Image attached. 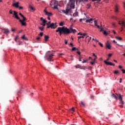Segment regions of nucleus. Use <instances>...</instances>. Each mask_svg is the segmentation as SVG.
<instances>
[{"mask_svg": "<svg viewBox=\"0 0 125 125\" xmlns=\"http://www.w3.org/2000/svg\"><path fill=\"white\" fill-rule=\"evenodd\" d=\"M69 29V28H67V27L63 26L62 27H58L57 29L56 30V33H58L59 32L60 36L61 35H66V36L71 34L72 31H73V28L71 27Z\"/></svg>", "mask_w": 125, "mask_h": 125, "instance_id": "1", "label": "nucleus"}, {"mask_svg": "<svg viewBox=\"0 0 125 125\" xmlns=\"http://www.w3.org/2000/svg\"><path fill=\"white\" fill-rule=\"evenodd\" d=\"M13 12L14 15L12 16V17H14V18H16V19L19 20V22L21 23L22 26H26V22L23 21L21 20L20 18L18 17V13L15 11H13Z\"/></svg>", "mask_w": 125, "mask_h": 125, "instance_id": "2", "label": "nucleus"}, {"mask_svg": "<svg viewBox=\"0 0 125 125\" xmlns=\"http://www.w3.org/2000/svg\"><path fill=\"white\" fill-rule=\"evenodd\" d=\"M118 99H119V101L120 102L121 104L124 105L125 104V102L123 101V96L121 95V94H116Z\"/></svg>", "mask_w": 125, "mask_h": 125, "instance_id": "3", "label": "nucleus"}, {"mask_svg": "<svg viewBox=\"0 0 125 125\" xmlns=\"http://www.w3.org/2000/svg\"><path fill=\"white\" fill-rule=\"evenodd\" d=\"M48 52H50V51H48ZM53 56H54V54H48V53H47L46 57H47L48 61H49L50 62L52 61V60L51 59H52V58H53Z\"/></svg>", "mask_w": 125, "mask_h": 125, "instance_id": "4", "label": "nucleus"}, {"mask_svg": "<svg viewBox=\"0 0 125 125\" xmlns=\"http://www.w3.org/2000/svg\"><path fill=\"white\" fill-rule=\"evenodd\" d=\"M68 3L70 8H72V9H74L75 8V0H69Z\"/></svg>", "mask_w": 125, "mask_h": 125, "instance_id": "5", "label": "nucleus"}, {"mask_svg": "<svg viewBox=\"0 0 125 125\" xmlns=\"http://www.w3.org/2000/svg\"><path fill=\"white\" fill-rule=\"evenodd\" d=\"M0 29L2 31H3V33L5 35H8V34H9L10 33V32L9 31V30L8 29H6V28H0Z\"/></svg>", "mask_w": 125, "mask_h": 125, "instance_id": "6", "label": "nucleus"}, {"mask_svg": "<svg viewBox=\"0 0 125 125\" xmlns=\"http://www.w3.org/2000/svg\"><path fill=\"white\" fill-rule=\"evenodd\" d=\"M56 27V23H52L49 25V26H47V28L48 29L49 28H51V29H55Z\"/></svg>", "mask_w": 125, "mask_h": 125, "instance_id": "7", "label": "nucleus"}, {"mask_svg": "<svg viewBox=\"0 0 125 125\" xmlns=\"http://www.w3.org/2000/svg\"><path fill=\"white\" fill-rule=\"evenodd\" d=\"M104 62L105 64H106V65H110V66H115V64L113 63L112 62H107V61H104Z\"/></svg>", "mask_w": 125, "mask_h": 125, "instance_id": "8", "label": "nucleus"}, {"mask_svg": "<svg viewBox=\"0 0 125 125\" xmlns=\"http://www.w3.org/2000/svg\"><path fill=\"white\" fill-rule=\"evenodd\" d=\"M105 46L106 48L111 49V44L109 43V41H107V43H105Z\"/></svg>", "mask_w": 125, "mask_h": 125, "instance_id": "9", "label": "nucleus"}, {"mask_svg": "<svg viewBox=\"0 0 125 125\" xmlns=\"http://www.w3.org/2000/svg\"><path fill=\"white\" fill-rule=\"evenodd\" d=\"M12 5L14 7H16L17 8H19V2H18L17 3H14Z\"/></svg>", "mask_w": 125, "mask_h": 125, "instance_id": "10", "label": "nucleus"}, {"mask_svg": "<svg viewBox=\"0 0 125 125\" xmlns=\"http://www.w3.org/2000/svg\"><path fill=\"white\" fill-rule=\"evenodd\" d=\"M92 19H90L89 20H86L85 22L86 23H92Z\"/></svg>", "mask_w": 125, "mask_h": 125, "instance_id": "11", "label": "nucleus"}, {"mask_svg": "<svg viewBox=\"0 0 125 125\" xmlns=\"http://www.w3.org/2000/svg\"><path fill=\"white\" fill-rule=\"evenodd\" d=\"M45 14V15H47L48 17L51 16L52 15V13L48 12H46Z\"/></svg>", "mask_w": 125, "mask_h": 125, "instance_id": "12", "label": "nucleus"}, {"mask_svg": "<svg viewBox=\"0 0 125 125\" xmlns=\"http://www.w3.org/2000/svg\"><path fill=\"white\" fill-rule=\"evenodd\" d=\"M49 39V37L47 35L44 36V39L45 42H47V40Z\"/></svg>", "mask_w": 125, "mask_h": 125, "instance_id": "13", "label": "nucleus"}, {"mask_svg": "<svg viewBox=\"0 0 125 125\" xmlns=\"http://www.w3.org/2000/svg\"><path fill=\"white\" fill-rule=\"evenodd\" d=\"M90 6H91V4H90V3H88L86 5V8H87V9H89V8H90Z\"/></svg>", "mask_w": 125, "mask_h": 125, "instance_id": "14", "label": "nucleus"}, {"mask_svg": "<svg viewBox=\"0 0 125 125\" xmlns=\"http://www.w3.org/2000/svg\"><path fill=\"white\" fill-rule=\"evenodd\" d=\"M112 97H114V98H115V99H116V100H118V97L117 96V95H115V94H112Z\"/></svg>", "mask_w": 125, "mask_h": 125, "instance_id": "15", "label": "nucleus"}, {"mask_svg": "<svg viewBox=\"0 0 125 125\" xmlns=\"http://www.w3.org/2000/svg\"><path fill=\"white\" fill-rule=\"evenodd\" d=\"M69 112L73 113V112H75V108L74 107L71 108V109H69Z\"/></svg>", "mask_w": 125, "mask_h": 125, "instance_id": "16", "label": "nucleus"}, {"mask_svg": "<svg viewBox=\"0 0 125 125\" xmlns=\"http://www.w3.org/2000/svg\"><path fill=\"white\" fill-rule=\"evenodd\" d=\"M29 8H30V9H31L33 11H35V10H36V9H35V8L33 7V6H32L31 5L29 6Z\"/></svg>", "mask_w": 125, "mask_h": 125, "instance_id": "17", "label": "nucleus"}, {"mask_svg": "<svg viewBox=\"0 0 125 125\" xmlns=\"http://www.w3.org/2000/svg\"><path fill=\"white\" fill-rule=\"evenodd\" d=\"M116 39L118 41H122V40H123V38H122L121 37H118L117 36L116 37Z\"/></svg>", "mask_w": 125, "mask_h": 125, "instance_id": "18", "label": "nucleus"}, {"mask_svg": "<svg viewBox=\"0 0 125 125\" xmlns=\"http://www.w3.org/2000/svg\"><path fill=\"white\" fill-rule=\"evenodd\" d=\"M66 13L67 14V15H68V14H69V12H70L71 11V9H66Z\"/></svg>", "mask_w": 125, "mask_h": 125, "instance_id": "19", "label": "nucleus"}, {"mask_svg": "<svg viewBox=\"0 0 125 125\" xmlns=\"http://www.w3.org/2000/svg\"><path fill=\"white\" fill-rule=\"evenodd\" d=\"M80 106H82H82H85V104L83 102H81V103H80Z\"/></svg>", "mask_w": 125, "mask_h": 125, "instance_id": "20", "label": "nucleus"}, {"mask_svg": "<svg viewBox=\"0 0 125 125\" xmlns=\"http://www.w3.org/2000/svg\"><path fill=\"white\" fill-rule=\"evenodd\" d=\"M39 28L41 30V31H43V29H44V27L42 26V27H39Z\"/></svg>", "mask_w": 125, "mask_h": 125, "instance_id": "21", "label": "nucleus"}, {"mask_svg": "<svg viewBox=\"0 0 125 125\" xmlns=\"http://www.w3.org/2000/svg\"><path fill=\"white\" fill-rule=\"evenodd\" d=\"M21 39H22V40H27V37H25V35H24L23 36L21 37Z\"/></svg>", "mask_w": 125, "mask_h": 125, "instance_id": "22", "label": "nucleus"}, {"mask_svg": "<svg viewBox=\"0 0 125 125\" xmlns=\"http://www.w3.org/2000/svg\"><path fill=\"white\" fill-rule=\"evenodd\" d=\"M23 19L22 20V21H27V18H26V17H24L23 16V17H22Z\"/></svg>", "mask_w": 125, "mask_h": 125, "instance_id": "23", "label": "nucleus"}, {"mask_svg": "<svg viewBox=\"0 0 125 125\" xmlns=\"http://www.w3.org/2000/svg\"><path fill=\"white\" fill-rule=\"evenodd\" d=\"M63 13H64V14H66V15H68V14H67V11L66 10H62Z\"/></svg>", "mask_w": 125, "mask_h": 125, "instance_id": "24", "label": "nucleus"}, {"mask_svg": "<svg viewBox=\"0 0 125 125\" xmlns=\"http://www.w3.org/2000/svg\"><path fill=\"white\" fill-rule=\"evenodd\" d=\"M59 26H64V23L62 21L59 23Z\"/></svg>", "mask_w": 125, "mask_h": 125, "instance_id": "25", "label": "nucleus"}, {"mask_svg": "<svg viewBox=\"0 0 125 125\" xmlns=\"http://www.w3.org/2000/svg\"><path fill=\"white\" fill-rule=\"evenodd\" d=\"M112 25L113 27H114V28H116V27H117V25H116L115 23L112 22Z\"/></svg>", "mask_w": 125, "mask_h": 125, "instance_id": "26", "label": "nucleus"}, {"mask_svg": "<svg viewBox=\"0 0 125 125\" xmlns=\"http://www.w3.org/2000/svg\"><path fill=\"white\" fill-rule=\"evenodd\" d=\"M54 4V5H58V1H55Z\"/></svg>", "mask_w": 125, "mask_h": 125, "instance_id": "27", "label": "nucleus"}, {"mask_svg": "<svg viewBox=\"0 0 125 125\" xmlns=\"http://www.w3.org/2000/svg\"><path fill=\"white\" fill-rule=\"evenodd\" d=\"M94 25L97 26V21L96 20L94 21Z\"/></svg>", "mask_w": 125, "mask_h": 125, "instance_id": "28", "label": "nucleus"}, {"mask_svg": "<svg viewBox=\"0 0 125 125\" xmlns=\"http://www.w3.org/2000/svg\"><path fill=\"white\" fill-rule=\"evenodd\" d=\"M73 16H78V12H76L73 14Z\"/></svg>", "mask_w": 125, "mask_h": 125, "instance_id": "29", "label": "nucleus"}, {"mask_svg": "<svg viewBox=\"0 0 125 125\" xmlns=\"http://www.w3.org/2000/svg\"><path fill=\"white\" fill-rule=\"evenodd\" d=\"M77 49H78L77 48L75 47H73L72 48V51H74V50H77Z\"/></svg>", "mask_w": 125, "mask_h": 125, "instance_id": "30", "label": "nucleus"}, {"mask_svg": "<svg viewBox=\"0 0 125 125\" xmlns=\"http://www.w3.org/2000/svg\"><path fill=\"white\" fill-rule=\"evenodd\" d=\"M118 6H115V12H118Z\"/></svg>", "mask_w": 125, "mask_h": 125, "instance_id": "31", "label": "nucleus"}, {"mask_svg": "<svg viewBox=\"0 0 125 125\" xmlns=\"http://www.w3.org/2000/svg\"><path fill=\"white\" fill-rule=\"evenodd\" d=\"M84 37L82 35V36H79L78 37V40H80V39H83Z\"/></svg>", "mask_w": 125, "mask_h": 125, "instance_id": "32", "label": "nucleus"}, {"mask_svg": "<svg viewBox=\"0 0 125 125\" xmlns=\"http://www.w3.org/2000/svg\"><path fill=\"white\" fill-rule=\"evenodd\" d=\"M119 71L115 70V71H114V73L115 75H117V74H119Z\"/></svg>", "mask_w": 125, "mask_h": 125, "instance_id": "33", "label": "nucleus"}, {"mask_svg": "<svg viewBox=\"0 0 125 125\" xmlns=\"http://www.w3.org/2000/svg\"><path fill=\"white\" fill-rule=\"evenodd\" d=\"M58 5H55L54 6V8L55 9H58Z\"/></svg>", "mask_w": 125, "mask_h": 125, "instance_id": "34", "label": "nucleus"}, {"mask_svg": "<svg viewBox=\"0 0 125 125\" xmlns=\"http://www.w3.org/2000/svg\"><path fill=\"white\" fill-rule=\"evenodd\" d=\"M104 35H105V36H107L108 35V33H107V32L104 31V33H103Z\"/></svg>", "mask_w": 125, "mask_h": 125, "instance_id": "35", "label": "nucleus"}, {"mask_svg": "<svg viewBox=\"0 0 125 125\" xmlns=\"http://www.w3.org/2000/svg\"><path fill=\"white\" fill-rule=\"evenodd\" d=\"M90 63L91 64V65H94L95 64V62H90Z\"/></svg>", "mask_w": 125, "mask_h": 125, "instance_id": "36", "label": "nucleus"}, {"mask_svg": "<svg viewBox=\"0 0 125 125\" xmlns=\"http://www.w3.org/2000/svg\"><path fill=\"white\" fill-rule=\"evenodd\" d=\"M73 32V34H75V33H76V32H77V30H76V29H73L72 31H71V32Z\"/></svg>", "mask_w": 125, "mask_h": 125, "instance_id": "37", "label": "nucleus"}, {"mask_svg": "<svg viewBox=\"0 0 125 125\" xmlns=\"http://www.w3.org/2000/svg\"><path fill=\"white\" fill-rule=\"evenodd\" d=\"M43 35V32H41L39 34V36H40L41 37H42Z\"/></svg>", "mask_w": 125, "mask_h": 125, "instance_id": "38", "label": "nucleus"}, {"mask_svg": "<svg viewBox=\"0 0 125 125\" xmlns=\"http://www.w3.org/2000/svg\"><path fill=\"white\" fill-rule=\"evenodd\" d=\"M99 44H100V46L103 47V44H102L101 42H99Z\"/></svg>", "mask_w": 125, "mask_h": 125, "instance_id": "39", "label": "nucleus"}, {"mask_svg": "<svg viewBox=\"0 0 125 125\" xmlns=\"http://www.w3.org/2000/svg\"><path fill=\"white\" fill-rule=\"evenodd\" d=\"M90 98H91V99H94V96L91 95L90 96Z\"/></svg>", "mask_w": 125, "mask_h": 125, "instance_id": "40", "label": "nucleus"}, {"mask_svg": "<svg viewBox=\"0 0 125 125\" xmlns=\"http://www.w3.org/2000/svg\"><path fill=\"white\" fill-rule=\"evenodd\" d=\"M70 57H71V60H74V56L71 55V56H70Z\"/></svg>", "mask_w": 125, "mask_h": 125, "instance_id": "41", "label": "nucleus"}, {"mask_svg": "<svg viewBox=\"0 0 125 125\" xmlns=\"http://www.w3.org/2000/svg\"><path fill=\"white\" fill-rule=\"evenodd\" d=\"M42 23H46V20H43V21H42Z\"/></svg>", "mask_w": 125, "mask_h": 125, "instance_id": "42", "label": "nucleus"}, {"mask_svg": "<svg viewBox=\"0 0 125 125\" xmlns=\"http://www.w3.org/2000/svg\"><path fill=\"white\" fill-rule=\"evenodd\" d=\"M50 23H51V21H49L46 23V25H47L48 26V25L50 24Z\"/></svg>", "mask_w": 125, "mask_h": 125, "instance_id": "43", "label": "nucleus"}, {"mask_svg": "<svg viewBox=\"0 0 125 125\" xmlns=\"http://www.w3.org/2000/svg\"><path fill=\"white\" fill-rule=\"evenodd\" d=\"M87 62V60H83V61L82 62L83 63H86Z\"/></svg>", "mask_w": 125, "mask_h": 125, "instance_id": "44", "label": "nucleus"}, {"mask_svg": "<svg viewBox=\"0 0 125 125\" xmlns=\"http://www.w3.org/2000/svg\"><path fill=\"white\" fill-rule=\"evenodd\" d=\"M13 12H12V10H11L9 11V13L10 14H13Z\"/></svg>", "mask_w": 125, "mask_h": 125, "instance_id": "45", "label": "nucleus"}, {"mask_svg": "<svg viewBox=\"0 0 125 125\" xmlns=\"http://www.w3.org/2000/svg\"><path fill=\"white\" fill-rule=\"evenodd\" d=\"M122 72H123V74H125V69H121Z\"/></svg>", "mask_w": 125, "mask_h": 125, "instance_id": "46", "label": "nucleus"}, {"mask_svg": "<svg viewBox=\"0 0 125 125\" xmlns=\"http://www.w3.org/2000/svg\"><path fill=\"white\" fill-rule=\"evenodd\" d=\"M44 12L45 13H46V12H47V10H46V8H45V9L44 10Z\"/></svg>", "mask_w": 125, "mask_h": 125, "instance_id": "47", "label": "nucleus"}, {"mask_svg": "<svg viewBox=\"0 0 125 125\" xmlns=\"http://www.w3.org/2000/svg\"><path fill=\"white\" fill-rule=\"evenodd\" d=\"M93 56H94L95 57H96V58H97V56L94 53H93Z\"/></svg>", "mask_w": 125, "mask_h": 125, "instance_id": "48", "label": "nucleus"}, {"mask_svg": "<svg viewBox=\"0 0 125 125\" xmlns=\"http://www.w3.org/2000/svg\"><path fill=\"white\" fill-rule=\"evenodd\" d=\"M75 67L78 69V68H80V65H75Z\"/></svg>", "mask_w": 125, "mask_h": 125, "instance_id": "49", "label": "nucleus"}, {"mask_svg": "<svg viewBox=\"0 0 125 125\" xmlns=\"http://www.w3.org/2000/svg\"><path fill=\"white\" fill-rule=\"evenodd\" d=\"M82 36L84 37L85 36H86V33H83V34H82Z\"/></svg>", "mask_w": 125, "mask_h": 125, "instance_id": "50", "label": "nucleus"}, {"mask_svg": "<svg viewBox=\"0 0 125 125\" xmlns=\"http://www.w3.org/2000/svg\"><path fill=\"white\" fill-rule=\"evenodd\" d=\"M77 53L78 54H79V55H81V52H80V51H77Z\"/></svg>", "mask_w": 125, "mask_h": 125, "instance_id": "51", "label": "nucleus"}, {"mask_svg": "<svg viewBox=\"0 0 125 125\" xmlns=\"http://www.w3.org/2000/svg\"><path fill=\"white\" fill-rule=\"evenodd\" d=\"M86 39H89V40H91V37H89V36L86 37Z\"/></svg>", "mask_w": 125, "mask_h": 125, "instance_id": "52", "label": "nucleus"}, {"mask_svg": "<svg viewBox=\"0 0 125 125\" xmlns=\"http://www.w3.org/2000/svg\"><path fill=\"white\" fill-rule=\"evenodd\" d=\"M97 27H98V29H101V27L98 25H97Z\"/></svg>", "mask_w": 125, "mask_h": 125, "instance_id": "53", "label": "nucleus"}, {"mask_svg": "<svg viewBox=\"0 0 125 125\" xmlns=\"http://www.w3.org/2000/svg\"><path fill=\"white\" fill-rule=\"evenodd\" d=\"M19 15H20V16H21V17H23V16H24L23 15H22V14L21 13H20L19 14Z\"/></svg>", "mask_w": 125, "mask_h": 125, "instance_id": "54", "label": "nucleus"}, {"mask_svg": "<svg viewBox=\"0 0 125 125\" xmlns=\"http://www.w3.org/2000/svg\"><path fill=\"white\" fill-rule=\"evenodd\" d=\"M100 29H101L100 32H102V31H103V27H102V26Z\"/></svg>", "mask_w": 125, "mask_h": 125, "instance_id": "55", "label": "nucleus"}, {"mask_svg": "<svg viewBox=\"0 0 125 125\" xmlns=\"http://www.w3.org/2000/svg\"><path fill=\"white\" fill-rule=\"evenodd\" d=\"M64 42H65V43L66 44H67V43H68V42L66 40H64Z\"/></svg>", "mask_w": 125, "mask_h": 125, "instance_id": "56", "label": "nucleus"}, {"mask_svg": "<svg viewBox=\"0 0 125 125\" xmlns=\"http://www.w3.org/2000/svg\"><path fill=\"white\" fill-rule=\"evenodd\" d=\"M41 39V38L40 37H37V38H36V40H37V41H39V40H40Z\"/></svg>", "mask_w": 125, "mask_h": 125, "instance_id": "57", "label": "nucleus"}, {"mask_svg": "<svg viewBox=\"0 0 125 125\" xmlns=\"http://www.w3.org/2000/svg\"><path fill=\"white\" fill-rule=\"evenodd\" d=\"M78 35H80V36H82L83 34H82L81 32H79V33H78Z\"/></svg>", "mask_w": 125, "mask_h": 125, "instance_id": "58", "label": "nucleus"}, {"mask_svg": "<svg viewBox=\"0 0 125 125\" xmlns=\"http://www.w3.org/2000/svg\"><path fill=\"white\" fill-rule=\"evenodd\" d=\"M41 25H42L43 27L45 26V23H42Z\"/></svg>", "mask_w": 125, "mask_h": 125, "instance_id": "59", "label": "nucleus"}, {"mask_svg": "<svg viewBox=\"0 0 125 125\" xmlns=\"http://www.w3.org/2000/svg\"><path fill=\"white\" fill-rule=\"evenodd\" d=\"M122 81H123V79H122V78H120V81H119V82H120V83H122Z\"/></svg>", "mask_w": 125, "mask_h": 125, "instance_id": "60", "label": "nucleus"}, {"mask_svg": "<svg viewBox=\"0 0 125 125\" xmlns=\"http://www.w3.org/2000/svg\"><path fill=\"white\" fill-rule=\"evenodd\" d=\"M86 40H88V43H89V42H90V40L88 38L86 39Z\"/></svg>", "mask_w": 125, "mask_h": 125, "instance_id": "61", "label": "nucleus"}, {"mask_svg": "<svg viewBox=\"0 0 125 125\" xmlns=\"http://www.w3.org/2000/svg\"><path fill=\"white\" fill-rule=\"evenodd\" d=\"M19 44H22V42L19 41Z\"/></svg>", "mask_w": 125, "mask_h": 125, "instance_id": "62", "label": "nucleus"}, {"mask_svg": "<svg viewBox=\"0 0 125 125\" xmlns=\"http://www.w3.org/2000/svg\"><path fill=\"white\" fill-rule=\"evenodd\" d=\"M69 45H71V46H74V44H73V43H70L69 44Z\"/></svg>", "mask_w": 125, "mask_h": 125, "instance_id": "63", "label": "nucleus"}, {"mask_svg": "<svg viewBox=\"0 0 125 125\" xmlns=\"http://www.w3.org/2000/svg\"><path fill=\"white\" fill-rule=\"evenodd\" d=\"M111 56H112V54H108V57H111Z\"/></svg>", "mask_w": 125, "mask_h": 125, "instance_id": "64", "label": "nucleus"}]
</instances>
